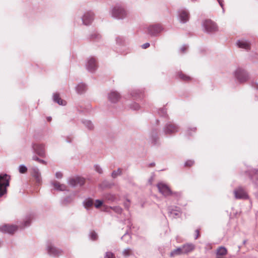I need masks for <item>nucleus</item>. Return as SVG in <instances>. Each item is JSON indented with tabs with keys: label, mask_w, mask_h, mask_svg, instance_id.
Segmentation results:
<instances>
[{
	"label": "nucleus",
	"mask_w": 258,
	"mask_h": 258,
	"mask_svg": "<svg viewBox=\"0 0 258 258\" xmlns=\"http://www.w3.org/2000/svg\"><path fill=\"white\" fill-rule=\"evenodd\" d=\"M159 191L164 197L172 196L175 198H179L181 194L178 192H173L171 191L169 187L163 182H159L157 184Z\"/></svg>",
	"instance_id": "obj_1"
},
{
	"label": "nucleus",
	"mask_w": 258,
	"mask_h": 258,
	"mask_svg": "<svg viewBox=\"0 0 258 258\" xmlns=\"http://www.w3.org/2000/svg\"><path fill=\"white\" fill-rule=\"evenodd\" d=\"M111 16L117 19H123L127 16V12L121 6H116L111 10Z\"/></svg>",
	"instance_id": "obj_2"
},
{
	"label": "nucleus",
	"mask_w": 258,
	"mask_h": 258,
	"mask_svg": "<svg viewBox=\"0 0 258 258\" xmlns=\"http://www.w3.org/2000/svg\"><path fill=\"white\" fill-rule=\"evenodd\" d=\"M10 177L6 174L0 175V197L7 193V187L9 186Z\"/></svg>",
	"instance_id": "obj_3"
},
{
	"label": "nucleus",
	"mask_w": 258,
	"mask_h": 258,
	"mask_svg": "<svg viewBox=\"0 0 258 258\" xmlns=\"http://www.w3.org/2000/svg\"><path fill=\"white\" fill-rule=\"evenodd\" d=\"M179 131L177 125L172 122H168L164 126L163 132L166 135H171Z\"/></svg>",
	"instance_id": "obj_4"
},
{
	"label": "nucleus",
	"mask_w": 258,
	"mask_h": 258,
	"mask_svg": "<svg viewBox=\"0 0 258 258\" xmlns=\"http://www.w3.org/2000/svg\"><path fill=\"white\" fill-rule=\"evenodd\" d=\"M163 30V26L159 24L150 25L147 28L148 34L154 37L158 36Z\"/></svg>",
	"instance_id": "obj_5"
},
{
	"label": "nucleus",
	"mask_w": 258,
	"mask_h": 258,
	"mask_svg": "<svg viewBox=\"0 0 258 258\" xmlns=\"http://www.w3.org/2000/svg\"><path fill=\"white\" fill-rule=\"evenodd\" d=\"M234 76L237 80L240 83L244 82L249 78V76L246 71L241 68H238L234 72Z\"/></svg>",
	"instance_id": "obj_6"
},
{
	"label": "nucleus",
	"mask_w": 258,
	"mask_h": 258,
	"mask_svg": "<svg viewBox=\"0 0 258 258\" xmlns=\"http://www.w3.org/2000/svg\"><path fill=\"white\" fill-rule=\"evenodd\" d=\"M204 31L207 33H212L217 31L218 27L216 23L211 20H206L202 24Z\"/></svg>",
	"instance_id": "obj_7"
},
{
	"label": "nucleus",
	"mask_w": 258,
	"mask_h": 258,
	"mask_svg": "<svg viewBox=\"0 0 258 258\" xmlns=\"http://www.w3.org/2000/svg\"><path fill=\"white\" fill-rule=\"evenodd\" d=\"M234 197L236 199H247L248 196L245 189L241 186L238 187L233 191Z\"/></svg>",
	"instance_id": "obj_8"
},
{
	"label": "nucleus",
	"mask_w": 258,
	"mask_h": 258,
	"mask_svg": "<svg viewBox=\"0 0 258 258\" xmlns=\"http://www.w3.org/2000/svg\"><path fill=\"white\" fill-rule=\"evenodd\" d=\"M189 14L186 9L182 8L178 10V19L181 23H185L189 20Z\"/></svg>",
	"instance_id": "obj_9"
},
{
	"label": "nucleus",
	"mask_w": 258,
	"mask_h": 258,
	"mask_svg": "<svg viewBox=\"0 0 258 258\" xmlns=\"http://www.w3.org/2000/svg\"><path fill=\"white\" fill-rule=\"evenodd\" d=\"M32 148L34 153L38 156L43 157L45 156V146L43 144L33 143Z\"/></svg>",
	"instance_id": "obj_10"
},
{
	"label": "nucleus",
	"mask_w": 258,
	"mask_h": 258,
	"mask_svg": "<svg viewBox=\"0 0 258 258\" xmlns=\"http://www.w3.org/2000/svg\"><path fill=\"white\" fill-rule=\"evenodd\" d=\"M86 67L88 71L92 73L94 72L98 67L96 59L94 57L89 58L86 62Z\"/></svg>",
	"instance_id": "obj_11"
},
{
	"label": "nucleus",
	"mask_w": 258,
	"mask_h": 258,
	"mask_svg": "<svg viewBox=\"0 0 258 258\" xmlns=\"http://www.w3.org/2000/svg\"><path fill=\"white\" fill-rule=\"evenodd\" d=\"M68 184L73 186L83 185L85 183V179L84 178L81 177H75L70 178L68 181Z\"/></svg>",
	"instance_id": "obj_12"
},
{
	"label": "nucleus",
	"mask_w": 258,
	"mask_h": 258,
	"mask_svg": "<svg viewBox=\"0 0 258 258\" xmlns=\"http://www.w3.org/2000/svg\"><path fill=\"white\" fill-rule=\"evenodd\" d=\"M108 100L112 103H116L120 99V94L117 91L111 90L107 95Z\"/></svg>",
	"instance_id": "obj_13"
},
{
	"label": "nucleus",
	"mask_w": 258,
	"mask_h": 258,
	"mask_svg": "<svg viewBox=\"0 0 258 258\" xmlns=\"http://www.w3.org/2000/svg\"><path fill=\"white\" fill-rule=\"evenodd\" d=\"M18 229V227L13 225L6 224L0 227V231L5 233L12 234Z\"/></svg>",
	"instance_id": "obj_14"
},
{
	"label": "nucleus",
	"mask_w": 258,
	"mask_h": 258,
	"mask_svg": "<svg viewBox=\"0 0 258 258\" xmlns=\"http://www.w3.org/2000/svg\"><path fill=\"white\" fill-rule=\"evenodd\" d=\"M48 254L50 255L57 256L62 254V251L54 247L52 244L49 243L47 246Z\"/></svg>",
	"instance_id": "obj_15"
},
{
	"label": "nucleus",
	"mask_w": 258,
	"mask_h": 258,
	"mask_svg": "<svg viewBox=\"0 0 258 258\" xmlns=\"http://www.w3.org/2000/svg\"><path fill=\"white\" fill-rule=\"evenodd\" d=\"M83 23L85 25L91 24L94 20V14L92 12H87L84 13L82 18Z\"/></svg>",
	"instance_id": "obj_16"
},
{
	"label": "nucleus",
	"mask_w": 258,
	"mask_h": 258,
	"mask_svg": "<svg viewBox=\"0 0 258 258\" xmlns=\"http://www.w3.org/2000/svg\"><path fill=\"white\" fill-rule=\"evenodd\" d=\"M149 142L152 146H156L159 145V137L156 132H153L151 133Z\"/></svg>",
	"instance_id": "obj_17"
},
{
	"label": "nucleus",
	"mask_w": 258,
	"mask_h": 258,
	"mask_svg": "<svg viewBox=\"0 0 258 258\" xmlns=\"http://www.w3.org/2000/svg\"><path fill=\"white\" fill-rule=\"evenodd\" d=\"M182 249V253L183 254H188L191 252L195 249V245L191 243H187L181 246Z\"/></svg>",
	"instance_id": "obj_18"
},
{
	"label": "nucleus",
	"mask_w": 258,
	"mask_h": 258,
	"mask_svg": "<svg viewBox=\"0 0 258 258\" xmlns=\"http://www.w3.org/2000/svg\"><path fill=\"white\" fill-rule=\"evenodd\" d=\"M248 174L252 182L257 183L258 181V169H251L248 171Z\"/></svg>",
	"instance_id": "obj_19"
},
{
	"label": "nucleus",
	"mask_w": 258,
	"mask_h": 258,
	"mask_svg": "<svg viewBox=\"0 0 258 258\" xmlns=\"http://www.w3.org/2000/svg\"><path fill=\"white\" fill-rule=\"evenodd\" d=\"M236 44L239 48L245 50H249L250 49V43L245 40H239L237 42Z\"/></svg>",
	"instance_id": "obj_20"
},
{
	"label": "nucleus",
	"mask_w": 258,
	"mask_h": 258,
	"mask_svg": "<svg viewBox=\"0 0 258 258\" xmlns=\"http://www.w3.org/2000/svg\"><path fill=\"white\" fill-rule=\"evenodd\" d=\"M51 184L54 186L55 189L57 190L64 191L67 190V186L65 184L60 183L58 181H52Z\"/></svg>",
	"instance_id": "obj_21"
},
{
	"label": "nucleus",
	"mask_w": 258,
	"mask_h": 258,
	"mask_svg": "<svg viewBox=\"0 0 258 258\" xmlns=\"http://www.w3.org/2000/svg\"><path fill=\"white\" fill-rule=\"evenodd\" d=\"M32 174L35 178L36 182L40 183L41 180V174L37 167H34L32 169Z\"/></svg>",
	"instance_id": "obj_22"
},
{
	"label": "nucleus",
	"mask_w": 258,
	"mask_h": 258,
	"mask_svg": "<svg viewBox=\"0 0 258 258\" xmlns=\"http://www.w3.org/2000/svg\"><path fill=\"white\" fill-rule=\"evenodd\" d=\"M168 214L169 216L172 218H175L179 217L180 215V212L178 210H174L171 207L168 208Z\"/></svg>",
	"instance_id": "obj_23"
},
{
	"label": "nucleus",
	"mask_w": 258,
	"mask_h": 258,
	"mask_svg": "<svg viewBox=\"0 0 258 258\" xmlns=\"http://www.w3.org/2000/svg\"><path fill=\"white\" fill-rule=\"evenodd\" d=\"M53 99L55 102H56L59 105H66V102L64 100H62L60 98L59 94L57 93L53 94Z\"/></svg>",
	"instance_id": "obj_24"
},
{
	"label": "nucleus",
	"mask_w": 258,
	"mask_h": 258,
	"mask_svg": "<svg viewBox=\"0 0 258 258\" xmlns=\"http://www.w3.org/2000/svg\"><path fill=\"white\" fill-rule=\"evenodd\" d=\"M87 89V87L85 84L80 83L78 84L76 87V90L78 94H82L84 93Z\"/></svg>",
	"instance_id": "obj_25"
},
{
	"label": "nucleus",
	"mask_w": 258,
	"mask_h": 258,
	"mask_svg": "<svg viewBox=\"0 0 258 258\" xmlns=\"http://www.w3.org/2000/svg\"><path fill=\"white\" fill-rule=\"evenodd\" d=\"M181 254H183V253H182V249L181 246L173 250L170 253V255L171 257Z\"/></svg>",
	"instance_id": "obj_26"
},
{
	"label": "nucleus",
	"mask_w": 258,
	"mask_h": 258,
	"mask_svg": "<svg viewBox=\"0 0 258 258\" xmlns=\"http://www.w3.org/2000/svg\"><path fill=\"white\" fill-rule=\"evenodd\" d=\"M32 216L31 215L27 216L23 222V223L22 225H20L21 228H24L26 227H28L30 225L31 220H32Z\"/></svg>",
	"instance_id": "obj_27"
},
{
	"label": "nucleus",
	"mask_w": 258,
	"mask_h": 258,
	"mask_svg": "<svg viewBox=\"0 0 258 258\" xmlns=\"http://www.w3.org/2000/svg\"><path fill=\"white\" fill-rule=\"evenodd\" d=\"M93 205V200L91 198H88L83 202V205L85 208L88 209Z\"/></svg>",
	"instance_id": "obj_28"
},
{
	"label": "nucleus",
	"mask_w": 258,
	"mask_h": 258,
	"mask_svg": "<svg viewBox=\"0 0 258 258\" xmlns=\"http://www.w3.org/2000/svg\"><path fill=\"white\" fill-rule=\"evenodd\" d=\"M104 198L106 200L110 202H114L116 199L115 195L111 194H105L104 195Z\"/></svg>",
	"instance_id": "obj_29"
},
{
	"label": "nucleus",
	"mask_w": 258,
	"mask_h": 258,
	"mask_svg": "<svg viewBox=\"0 0 258 258\" xmlns=\"http://www.w3.org/2000/svg\"><path fill=\"white\" fill-rule=\"evenodd\" d=\"M74 200V197L72 196H68L66 198H65L64 199H63L61 203L62 205H67L68 204H69L71 203Z\"/></svg>",
	"instance_id": "obj_30"
},
{
	"label": "nucleus",
	"mask_w": 258,
	"mask_h": 258,
	"mask_svg": "<svg viewBox=\"0 0 258 258\" xmlns=\"http://www.w3.org/2000/svg\"><path fill=\"white\" fill-rule=\"evenodd\" d=\"M142 94V91L140 90H134L131 92V95L132 97L137 98L141 97V95Z\"/></svg>",
	"instance_id": "obj_31"
},
{
	"label": "nucleus",
	"mask_w": 258,
	"mask_h": 258,
	"mask_svg": "<svg viewBox=\"0 0 258 258\" xmlns=\"http://www.w3.org/2000/svg\"><path fill=\"white\" fill-rule=\"evenodd\" d=\"M227 249L225 247L221 246L220 247L217 251V254L219 255H225L227 253Z\"/></svg>",
	"instance_id": "obj_32"
},
{
	"label": "nucleus",
	"mask_w": 258,
	"mask_h": 258,
	"mask_svg": "<svg viewBox=\"0 0 258 258\" xmlns=\"http://www.w3.org/2000/svg\"><path fill=\"white\" fill-rule=\"evenodd\" d=\"M84 125L90 130H91L93 128L94 125L92 122L90 120H85L83 121Z\"/></svg>",
	"instance_id": "obj_33"
},
{
	"label": "nucleus",
	"mask_w": 258,
	"mask_h": 258,
	"mask_svg": "<svg viewBox=\"0 0 258 258\" xmlns=\"http://www.w3.org/2000/svg\"><path fill=\"white\" fill-rule=\"evenodd\" d=\"M121 174V169L118 168L116 170H114L111 174V176L113 178H115Z\"/></svg>",
	"instance_id": "obj_34"
},
{
	"label": "nucleus",
	"mask_w": 258,
	"mask_h": 258,
	"mask_svg": "<svg viewBox=\"0 0 258 258\" xmlns=\"http://www.w3.org/2000/svg\"><path fill=\"white\" fill-rule=\"evenodd\" d=\"M129 107L132 110H137L140 109V106L137 103L133 102L130 104Z\"/></svg>",
	"instance_id": "obj_35"
},
{
	"label": "nucleus",
	"mask_w": 258,
	"mask_h": 258,
	"mask_svg": "<svg viewBox=\"0 0 258 258\" xmlns=\"http://www.w3.org/2000/svg\"><path fill=\"white\" fill-rule=\"evenodd\" d=\"M101 38V36L97 32H94L91 35V38L94 40H99Z\"/></svg>",
	"instance_id": "obj_36"
},
{
	"label": "nucleus",
	"mask_w": 258,
	"mask_h": 258,
	"mask_svg": "<svg viewBox=\"0 0 258 258\" xmlns=\"http://www.w3.org/2000/svg\"><path fill=\"white\" fill-rule=\"evenodd\" d=\"M18 170L20 173H25L27 171V168L25 165L22 164L19 166Z\"/></svg>",
	"instance_id": "obj_37"
},
{
	"label": "nucleus",
	"mask_w": 258,
	"mask_h": 258,
	"mask_svg": "<svg viewBox=\"0 0 258 258\" xmlns=\"http://www.w3.org/2000/svg\"><path fill=\"white\" fill-rule=\"evenodd\" d=\"M121 239L122 240L128 243L130 241L131 236L129 234L126 233L122 236Z\"/></svg>",
	"instance_id": "obj_38"
},
{
	"label": "nucleus",
	"mask_w": 258,
	"mask_h": 258,
	"mask_svg": "<svg viewBox=\"0 0 258 258\" xmlns=\"http://www.w3.org/2000/svg\"><path fill=\"white\" fill-rule=\"evenodd\" d=\"M110 208L117 214H120L122 211V208L119 206L110 207Z\"/></svg>",
	"instance_id": "obj_39"
},
{
	"label": "nucleus",
	"mask_w": 258,
	"mask_h": 258,
	"mask_svg": "<svg viewBox=\"0 0 258 258\" xmlns=\"http://www.w3.org/2000/svg\"><path fill=\"white\" fill-rule=\"evenodd\" d=\"M158 113L161 116L166 117V115H167V111H166V108H160L158 110Z\"/></svg>",
	"instance_id": "obj_40"
},
{
	"label": "nucleus",
	"mask_w": 258,
	"mask_h": 258,
	"mask_svg": "<svg viewBox=\"0 0 258 258\" xmlns=\"http://www.w3.org/2000/svg\"><path fill=\"white\" fill-rule=\"evenodd\" d=\"M89 237L91 239L93 240H96L97 239V234L95 231H91L90 233Z\"/></svg>",
	"instance_id": "obj_41"
},
{
	"label": "nucleus",
	"mask_w": 258,
	"mask_h": 258,
	"mask_svg": "<svg viewBox=\"0 0 258 258\" xmlns=\"http://www.w3.org/2000/svg\"><path fill=\"white\" fill-rule=\"evenodd\" d=\"M124 41V39L122 37L118 36L116 38V43L119 45L122 44L123 43Z\"/></svg>",
	"instance_id": "obj_42"
},
{
	"label": "nucleus",
	"mask_w": 258,
	"mask_h": 258,
	"mask_svg": "<svg viewBox=\"0 0 258 258\" xmlns=\"http://www.w3.org/2000/svg\"><path fill=\"white\" fill-rule=\"evenodd\" d=\"M95 170L96 172H97L99 174H102L103 173V170L102 168L99 165H94Z\"/></svg>",
	"instance_id": "obj_43"
},
{
	"label": "nucleus",
	"mask_w": 258,
	"mask_h": 258,
	"mask_svg": "<svg viewBox=\"0 0 258 258\" xmlns=\"http://www.w3.org/2000/svg\"><path fill=\"white\" fill-rule=\"evenodd\" d=\"M32 159L34 160L38 161L40 163L43 164H46V162L45 161H44L43 160H42V159H40L38 157H36L35 156H34L32 157Z\"/></svg>",
	"instance_id": "obj_44"
},
{
	"label": "nucleus",
	"mask_w": 258,
	"mask_h": 258,
	"mask_svg": "<svg viewBox=\"0 0 258 258\" xmlns=\"http://www.w3.org/2000/svg\"><path fill=\"white\" fill-rule=\"evenodd\" d=\"M179 75L180 78L181 79L183 80L188 81V80H189L190 79V77H189L187 76L184 75L182 73H180Z\"/></svg>",
	"instance_id": "obj_45"
},
{
	"label": "nucleus",
	"mask_w": 258,
	"mask_h": 258,
	"mask_svg": "<svg viewBox=\"0 0 258 258\" xmlns=\"http://www.w3.org/2000/svg\"><path fill=\"white\" fill-rule=\"evenodd\" d=\"M131 251H132L131 249L129 248H127L125 249L123 251L122 253L124 256H128L131 254Z\"/></svg>",
	"instance_id": "obj_46"
},
{
	"label": "nucleus",
	"mask_w": 258,
	"mask_h": 258,
	"mask_svg": "<svg viewBox=\"0 0 258 258\" xmlns=\"http://www.w3.org/2000/svg\"><path fill=\"white\" fill-rule=\"evenodd\" d=\"M103 202L99 200H96L95 201V207L96 208H99L102 205Z\"/></svg>",
	"instance_id": "obj_47"
},
{
	"label": "nucleus",
	"mask_w": 258,
	"mask_h": 258,
	"mask_svg": "<svg viewBox=\"0 0 258 258\" xmlns=\"http://www.w3.org/2000/svg\"><path fill=\"white\" fill-rule=\"evenodd\" d=\"M104 258H115L114 255L111 252H106Z\"/></svg>",
	"instance_id": "obj_48"
},
{
	"label": "nucleus",
	"mask_w": 258,
	"mask_h": 258,
	"mask_svg": "<svg viewBox=\"0 0 258 258\" xmlns=\"http://www.w3.org/2000/svg\"><path fill=\"white\" fill-rule=\"evenodd\" d=\"M194 163V161L192 160H188L185 163V166H191Z\"/></svg>",
	"instance_id": "obj_49"
},
{
	"label": "nucleus",
	"mask_w": 258,
	"mask_h": 258,
	"mask_svg": "<svg viewBox=\"0 0 258 258\" xmlns=\"http://www.w3.org/2000/svg\"><path fill=\"white\" fill-rule=\"evenodd\" d=\"M187 48H188V46L187 45H183L180 47V51L181 52L183 53L186 51V50L187 49Z\"/></svg>",
	"instance_id": "obj_50"
},
{
	"label": "nucleus",
	"mask_w": 258,
	"mask_h": 258,
	"mask_svg": "<svg viewBox=\"0 0 258 258\" xmlns=\"http://www.w3.org/2000/svg\"><path fill=\"white\" fill-rule=\"evenodd\" d=\"M55 177L58 179H60L62 177V174L61 172H57L55 173Z\"/></svg>",
	"instance_id": "obj_51"
},
{
	"label": "nucleus",
	"mask_w": 258,
	"mask_h": 258,
	"mask_svg": "<svg viewBox=\"0 0 258 258\" xmlns=\"http://www.w3.org/2000/svg\"><path fill=\"white\" fill-rule=\"evenodd\" d=\"M124 206L126 209H129L130 206L129 200H127L124 203Z\"/></svg>",
	"instance_id": "obj_52"
},
{
	"label": "nucleus",
	"mask_w": 258,
	"mask_h": 258,
	"mask_svg": "<svg viewBox=\"0 0 258 258\" xmlns=\"http://www.w3.org/2000/svg\"><path fill=\"white\" fill-rule=\"evenodd\" d=\"M150 46L149 43H145L142 45V48L143 49H146Z\"/></svg>",
	"instance_id": "obj_53"
},
{
	"label": "nucleus",
	"mask_w": 258,
	"mask_h": 258,
	"mask_svg": "<svg viewBox=\"0 0 258 258\" xmlns=\"http://www.w3.org/2000/svg\"><path fill=\"white\" fill-rule=\"evenodd\" d=\"M217 1L218 2V3H219V5H220V6L222 7V8L223 9V12H224L223 0H217Z\"/></svg>",
	"instance_id": "obj_54"
},
{
	"label": "nucleus",
	"mask_w": 258,
	"mask_h": 258,
	"mask_svg": "<svg viewBox=\"0 0 258 258\" xmlns=\"http://www.w3.org/2000/svg\"><path fill=\"white\" fill-rule=\"evenodd\" d=\"M196 236H195V239H198V238L199 237V235H200V231L199 229H197L196 230Z\"/></svg>",
	"instance_id": "obj_55"
},
{
	"label": "nucleus",
	"mask_w": 258,
	"mask_h": 258,
	"mask_svg": "<svg viewBox=\"0 0 258 258\" xmlns=\"http://www.w3.org/2000/svg\"><path fill=\"white\" fill-rule=\"evenodd\" d=\"M155 163L153 162V163H150L149 166L152 167V166H155Z\"/></svg>",
	"instance_id": "obj_56"
},
{
	"label": "nucleus",
	"mask_w": 258,
	"mask_h": 258,
	"mask_svg": "<svg viewBox=\"0 0 258 258\" xmlns=\"http://www.w3.org/2000/svg\"><path fill=\"white\" fill-rule=\"evenodd\" d=\"M51 119V117H48V120L49 121H50Z\"/></svg>",
	"instance_id": "obj_57"
},
{
	"label": "nucleus",
	"mask_w": 258,
	"mask_h": 258,
	"mask_svg": "<svg viewBox=\"0 0 258 258\" xmlns=\"http://www.w3.org/2000/svg\"><path fill=\"white\" fill-rule=\"evenodd\" d=\"M192 130H193V131L195 132L196 131V128L195 127H194Z\"/></svg>",
	"instance_id": "obj_58"
},
{
	"label": "nucleus",
	"mask_w": 258,
	"mask_h": 258,
	"mask_svg": "<svg viewBox=\"0 0 258 258\" xmlns=\"http://www.w3.org/2000/svg\"><path fill=\"white\" fill-rule=\"evenodd\" d=\"M256 196L257 198L258 199V192L256 193Z\"/></svg>",
	"instance_id": "obj_59"
},
{
	"label": "nucleus",
	"mask_w": 258,
	"mask_h": 258,
	"mask_svg": "<svg viewBox=\"0 0 258 258\" xmlns=\"http://www.w3.org/2000/svg\"><path fill=\"white\" fill-rule=\"evenodd\" d=\"M149 182H150V183H151V182H152V179H150V180H149Z\"/></svg>",
	"instance_id": "obj_60"
}]
</instances>
